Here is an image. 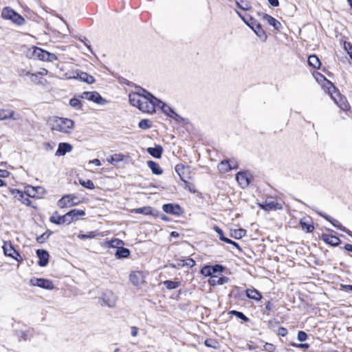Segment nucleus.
<instances>
[{
    "label": "nucleus",
    "instance_id": "13",
    "mask_svg": "<svg viewBox=\"0 0 352 352\" xmlns=\"http://www.w3.org/2000/svg\"><path fill=\"white\" fill-rule=\"evenodd\" d=\"M175 169L181 180L184 182H187V179H189L190 166L179 164L176 165Z\"/></svg>",
    "mask_w": 352,
    "mask_h": 352
},
{
    "label": "nucleus",
    "instance_id": "33",
    "mask_svg": "<svg viewBox=\"0 0 352 352\" xmlns=\"http://www.w3.org/2000/svg\"><path fill=\"white\" fill-rule=\"evenodd\" d=\"M308 64L315 69H318L321 65L318 57L316 55H310L308 57Z\"/></svg>",
    "mask_w": 352,
    "mask_h": 352
},
{
    "label": "nucleus",
    "instance_id": "51",
    "mask_svg": "<svg viewBox=\"0 0 352 352\" xmlns=\"http://www.w3.org/2000/svg\"><path fill=\"white\" fill-rule=\"evenodd\" d=\"M51 234L52 232H45L42 234L41 235L36 237V241L38 243H43L50 237Z\"/></svg>",
    "mask_w": 352,
    "mask_h": 352
},
{
    "label": "nucleus",
    "instance_id": "52",
    "mask_svg": "<svg viewBox=\"0 0 352 352\" xmlns=\"http://www.w3.org/2000/svg\"><path fill=\"white\" fill-rule=\"evenodd\" d=\"M172 119L175 120L177 123H182L186 124L187 123V121L185 118L180 116L179 114H177L176 112L174 113V114L170 117Z\"/></svg>",
    "mask_w": 352,
    "mask_h": 352
},
{
    "label": "nucleus",
    "instance_id": "4",
    "mask_svg": "<svg viewBox=\"0 0 352 352\" xmlns=\"http://www.w3.org/2000/svg\"><path fill=\"white\" fill-rule=\"evenodd\" d=\"M1 16L3 19L11 20L18 25H23L25 22V19L21 15L10 7H6L3 9Z\"/></svg>",
    "mask_w": 352,
    "mask_h": 352
},
{
    "label": "nucleus",
    "instance_id": "25",
    "mask_svg": "<svg viewBox=\"0 0 352 352\" xmlns=\"http://www.w3.org/2000/svg\"><path fill=\"white\" fill-rule=\"evenodd\" d=\"M146 151L152 157L160 159L162 155L163 148L160 145H155V147H148Z\"/></svg>",
    "mask_w": 352,
    "mask_h": 352
},
{
    "label": "nucleus",
    "instance_id": "43",
    "mask_svg": "<svg viewBox=\"0 0 352 352\" xmlns=\"http://www.w3.org/2000/svg\"><path fill=\"white\" fill-rule=\"evenodd\" d=\"M236 3L238 8L243 10H248L251 8L250 3L243 0H236Z\"/></svg>",
    "mask_w": 352,
    "mask_h": 352
},
{
    "label": "nucleus",
    "instance_id": "11",
    "mask_svg": "<svg viewBox=\"0 0 352 352\" xmlns=\"http://www.w3.org/2000/svg\"><path fill=\"white\" fill-rule=\"evenodd\" d=\"M9 192L10 195H13L16 199L20 201L22 204L28 206H30V199L28 197H25V193L23 191L15 188H10Z\"/></svg>",
    "mask_w": 352,
    "mask_h": 352
},
{
    "label": "nucleus",
    "instance_id": "9",
    "mask_svg": "<svg viewBox=\"0 0 352 352\" xmlns=\"http://www.w3.org/2000/svg\"><path fill=\"white\" fill-rule=\"evenodd\" d=\"M236 180L243 188H246L251 182V177L248 172L239 171L236 174Z\"/></svg>",
    "mask_w": 352,
    "mask_h": 352
},
{
    "label": "nucleus",
    "instance_id": "49",
    "mask_svg": "<svg viewBox=\"0 0 352 352\" xmlns=\"http://www.w3.org/2000/svg\"><path fill=\"white\" fill-rule=\"evenodd\" d=\"M214 231L219 234V239L223 242H228V238L226 237L223 234V230L218 226L214 228Z\"/></svg>",
    "mask_w": 352,
    "mask_h": 352
},
{
    "label": "nucleus",
    "instance_id": "32",
    "mask_svg": "<svg viewBox=\"0 0 352 352\" xmlns=\"http://www.w3.org/2000/svg\"><path fill=\"white\" fill-rule=\"evenodd\" d=\"M124 155L122 154H114L110 157V158L107 159L109 163L113 166H117L119 162H122L124 160Z\"/></svg>",
    "mask_w": 352,
    "mask_h": 352
},
{
    "label": "nucleus",
    "instance_id": "48",
    "mask_svg": "<svg viewBox=\"0 0 352 352\" xmlns=\"http://www.w3.org/2000/svg\"><path fill=\"white\" fill-rule=\"evenodd\" d=\"M300 225L303 230H305L307 232L309 233L313 232L314 227L313 225L300 221Z\"/></svg>",
    "mask_w": 352,
    "mask_h": 352
},
{
    "label": "nucleus",
    "instance_id": "56",
    "mask_svg": "<svg viewBox=\"0 0 352 352\" xmlns=\"http://www.w3.org/2000/svg\"><path fill=\"white\" fill-rule=\"evenodd\" d=\"M184 262H185V265L188 266L190 267H192L193 266L195 265V261L191 258H188L186 259H184Z\"/></svg>",
    "mask_w": 352,
    "mask_h": 352
},
{
    "label": "nucleus",
    "instance_id": "62",
    "mask_svg": "<svg viewBox=\"0 0 352 352\" xmlns=\"http://www.w3.org/2000/svg\"><path fill=\"white\" fill-rule=\"evenodd\" d=\"M17 336L20 338H22L24 340H27L28 334L24 331H20L18 332Z\"/></svg>",
    "mask_w": 352,
    "mask_h": 352
},
{
    "label": "nucleus",
    "instance_id": "35",
    "mask_svg": "<svg viewBox=\"0 0 352 352\" xmlns=\"http://www.w3.org/2000/svg\"><path fill=\"white\" fill-rule=\"evenodd\" d=\"M135 214H142L145 215L152 214V208L151 207L138 208L133 210Z\"/></svg>",
    "mask_w": 352,
    "mask_h": 352
},
{
    "label": "nucleus",
    "instance_id": "22",
    "mask_svg": "<svg viewBox=\"0 0 352 352\" xmlns=\"http://www.w3.org/2000/svg\"><path fill=\"white\" fill-rule=\"evenodd\" d=\"M74 198L70 195H65L58 201V206L62 208L72 206L75 204L73 201Z\"/></svg>",
    "mask_w": 352,
    "mask_h": 352
},
{
    "label": "nucleus",
    "instance_id": "17",
    "mask_svg": "<svg viewBox=\"0 0 352 352\" xmlns=\"http://www.w3.org/2000/svg\"><path fill=\"white\" fill-rule=\"evenodd\" d=\"M259 207L266 211H272L276 210H281L283 206L280 204L276 201H265L264 203L259 204Z\"/></svg>",
    "mask_w": 352,
    "mask_h": 352
},
{
    "label": "nucleus",
    "instance_id": "63",
    "mask_svg": "<svg viewBox=\"0 0 352 352\" xmlns=\"http://www.w3.org/2000/svg\"><path fill=\"white\" fill-rule=\"evenodd\" d=\"M85 82L87 84H93L95 82V78L92 76L87 74V78Z\"/></svg>",
    "mask_w": 352,
    "mask_h": 352
},
{
    "label": "nucleus",
    "instance_id": "59",
    "mask_svg": "<svg viewBox=\"0 0 352 352\" xmlns=\"http://www.w3.org/2000/svg\"><path fill=\"white\" fill-rule=\"evenodd\" d=\"M12 258H14V260H16L18 262H22L23 261L22 256L20 255V254L17 251L16 252L15 254H14V256H12Z\"/></svg>",
    "mask_w": 352,
    "mask_h": 352
},
{
    "label": "nucleus",
    "instance_id": "3",
    "mask_svg": "<svg viewBox=\"0 0 352 352\" xmlns=\"http://www.w3.org/2000/svg\"><path fill=\"white\" fill-rule=\"evenodd\" d=\"M237 14L244 23L254 32L257 36L263 41H266L267 38V34L263 30L260 23L250 16H243L239 12H237Z\"/></svg>",
    "mask_w": 352,
    "mask_h": 352
},
{
    "label": "nucleus",
    "instance_id": "60",
    "mask_svg": "<svg viewBox=\"0 0 352 352\" xmlns=\"http://www.w3.org/2000/svg\"><path fill=\"white\" fill-rule=\"evenodd\" d=\"M171 266L173 267H184L185 265L184 260H179L178 261L177 264H171Z\"/></svg>",
    "mask_w": 352,
    "mask_h": 352
},
{
    "label": "nucleus",
    "instance_id": "31",
    "mask_svg": "<svg viewBox=\"0 0 352 352\" xmlns=\"http://www.w3.org/2000/svg\"><path fill=\"white\" fill-rule=\"evenodd\" d=\"M157 107H159L162 109V111H163V113L164 114H166L167 116H168L170 118L175 113V111L173 110V108H171L170 107H169L166 103H164L162 101H161V102H159V105Z\"/></svg>",
    "mask_w": 352,
    "mask_h": 352
},
{
    "label": "nucleus",
    "instance_id": "15",
    "mask_svg": "<svg viewBox=\"0 0 352 352\" xmlns=\"http://www.w3.org/2000/svg\"><path fill=\"white\" fill-rule=\"evenodd\" d=\"M331 97L342 110L347 111L350 109L351 106L346 98L340 93L337 94V98L333 96H331Z\"/></svg>",
    "mask_w": 352,
    "mask_h": 352
},
{
    "label": "nucleus",
    "instance_id": "30",
    "mask_svg": "<svg viewBox=\"0 0 352 352\" xmlns=\"http://www.w3.org/2000/svg\"><path fill=\"white\" fill-rule=\"evenodd\" d=\"M142 278V275L140 272H133L129 275V280L131 283L135 286H138L140 284Z\"/></svg>",
    "mask_w": 352,
    "mask_h": 352
},
{
    "label": "nucleus",
    "instance_id": "36",
    "mask_svg": "<svg viewBox=\"0 0 352 352\" xmlns=\"http://www.w3.org/2000/svg\"><path fill=\"white\" fill-rule=\"evenodd\" d=\"M164 285L169 290L176 289L180 285V282L167 280L164 281Z\"/></svg>",
    "mask_w": 352,
    "mask_h": 352
},
{
    "label": "nucleus",
    "instance_id": "58",
    "mask_svg": "<svg viewBox=\"0 0 352 352\" xmlns=\"http://www.w3.org/2000/svg\"><path fill=\"white\" fill-rule=\"evenodd\" d=\"M226 243H228V244H231L233 246L236 247L239 250V252L242 251V250H241V247L239 246V245L237 243H236L235 241L228 239V241L226 242Z\"/></svg>",
    "mask_w": 352,
    "mask_h": 352
},
{
    "label": "nucleus",
    "instance_id": "21",
    "mask_svg": "<svg viewBox=\"0 0 352 352\" xmlns=\"http://www.w3.org/2000/svg\"><path fill=\"white\" fill-rule=\"evenodd\" d=\"M72 150V146L67 142H61L59 143L58 149L56 152V155L57 156H63L65 155L67 153L70 152Z\"/></svg>",
    "mask_w": 352,
    "mask_h": 352
},
{
    "label": "nucleus",
    "instance_id": "27",
    "mask_svg": "<svg viewBox=\"0 0 352 352\" xmlns=\"http://www.w3.org/2000/svg\"><path fill=\"white\" fill-rule=\"evenodd\" d=\"M246 296L250 299H253L255 300H261L262 298L261 294L256 289H247L245 291Z\"/></svg>",
    "mask_w": 352,
    "mask_h": 352
},
{
    "label": "nucleus",
    "instance_id": "64",
    "mask_svg": "<svg viewBox=\"0 0 352 352\" xmlns=\"http://www.w3.org/2000/svg\"><path fill=\"white\" fill-rule=\"evenodd\" d=\"M9 172L6 170L0 169V177L5 178L9 176Z\"/></svg>",
    "mask_w": 352,
    "mask_h": 352
},
{
    "label": "nucleus",
    "instance_id": "16",
    "mask_svg": "<svg viewBox=\"0 0 352 352\" xmlns=\"http://www.w3.org/2000/svg\"><path fill=\"white\" fill-rule=\"evenodd\" d=\"M50 222L55 223L56 225H61L64 223L69 224L70 221L69 218L67 217V214L60 216L58 214V212H54L53 215L50 218Z\"/></svg>",
    "mask_w": 352,
    "mask_h": 352
},
{
    "label": "nucleus",
    "instance_id": "28",
    "mask_svg": "<svg viewBox=\"0 0 352 352\" xmlns=\"http://www.w3.org/2000/svg\"><path fill=\"white\" fill-rule=\"evenodd\" d=\"M115 256L117 258H126L130 256V250L124 247L118 248L115 253Z\"/></svg>",
    "mask_w": 352,
    "mask_h": 352
},
{
    "label": "nucleus",
    "instance_id": "29",
    "mask_svg": "<svg viewBox=\"0 0 352 352\" xmlns=\"http://www.w3.org/2000/svg\"><path fill=\"white\" fill-rule=\"evenodd\" d=\"M147 165L153 174L157 175L162 174L163 170L157 162L150 160L147 162Z\"/></svg>",
    "mask_w": 352,
    "mask_h": 352
},
{
    "label": "nucleus",
    "instance_id": "6",
    "mask_svg": "<svg viewBox=\"0 0 352 352\" xmlns=\"http://www.w3.org/2000/svg\"><path fill=\"white\" fill-rule=\"evenodd\" d=\"M80 98L92 101L98 104H104L107 102L97 91H84L80 95Z\"/></svg>",
    "mask_w": 352,
    "mask_h": 352
},
{
    "label": "nucleus",
    "instance_id": "47",
    "mask_svg": "<svg viewBox=\"0 0 352 352\" xmlns=\"http://www.w3.org/2000/svg\"><path fill=\"white\" fill-rule=\"evenodd\" d=\"M138 126L142 129H148L151 127V124L148 120L143 119L140 121Z\"/></svg>",
    "mask_w": 352,
    "mask_h": 352
},
{
    "label": "nucleus",
    "instance_id": "42",
    "mask_svg": "<svg viewBox=\"0 0 352 352\" xmlns=\"http://www.w3.org/2000/svg\"><path fill=\"white\" fill-rule=\"evenodd\" d=\"M69 104L76 109H82L81 101L76 98H72L69 100Z\"/></svg>",
    "mask_w": 352,
    "mask_h": 352
},
{
    "label": "nucleus",
    "instance_id": "53",
    "mask_svg": "<svg viewBox=\"0 0 352 352\" xmlns=\"http://www.w3.org/2000/svg\"><path fill=\"white\" fill-rule=\"evenodd\" d=\"M263 348L267 352H274L276 349V346L273 344L268 342L265 343Z\"/></svg>",
    "mask_w": 352,
    "mask_h": 352
},
{
    "label": "nucleus",
    "instance_id": "1",
    "mask_svg": "<svg viewBox=\"0 0 352 352\" xmlns=\"http://www.w3.org/2000/svg\"><path fill=\"white\" fill-rule=\"evenodd\" d=\"M130 104L147 113L155 112V107L161 100L146 90L142 89L140 92L131 93L129 96Z\"/></svg>",
    "mask_w": 352,
    "mask_h": 352
},
{
    "label": "nucleus",
    "instance_id": "19",
    "mask_svg": "<svg viewBox=\"0 0 352 352\" xmlns=\"http://www.w3.org/2000/svg\"><path fill=\"white\" fill-rule=\"evenodd\" d=\"M36 255L39 259L38 262V265L40 267H45L49 262V254L47 251L45 250H36Z\"/></svg>",
    "mask_w": 352,
    "mask_h": 352
},
{
    "label": "nucleus",
    "instance_id": "55",
    "mask_svg": "<svg viewBox=\"0 0 352 352\" xmlns=\"http://www.w3.org/2000/svg\"><path fill=\"white\" fill-rule=\"evenodd\" d=\"M307 335L305 332L302 331H300L298 333V340L300 342H304L307 340Z\"/></svg>",
    "mask_w": 352,
    "mask_h": 352
},
{
    "label": "nucleus",
    "instance_id": "2",
    "mask_svg": "<svg viewBox=\"0 0 352 352\" xmlns=\"http://www.w3.org/2000/svg\"><path fill=\"white\" fill-rule=\"evenodd\" d=\"M50 124L52 130L69 133L74 127V122L71 119L55 117L50 120Z\"/></svg>",
    "mask_w": 352,
    "mask_h": 352
},
{
    "label": "nucleus",
    "instance_id": "50",
    "mask_svg": "<svg viewBox=\"0 0 352 352\" xmlns=\"http://www.w3.org/2000/svg\"><path fill=\"white\" fill-rule=\"evenodd\" d=\"M224 269L225 267L219 264L211 265L212 274L214 275V274L222 272L224 270Z\"/></svg>",
    "mask_w": 352,
    "mask_h": 352
},
{
    "label": "nucleus",
    "instance_id": "7",
    "mask_svg": "<svg viewBox=\"0 0 352 352\" xmlns=\"http://www.w3.org/2000/svg\"><path fill=\"white\" fill-rule=\"evenodd\" d=\"M30 284L48 290H52L54 288L53 282L46 278H32L30 280Z\"/></svg>",
    "mask_w": 352,
    "mask_h": 352
},
{
    "label": "nucleus",
    "instance_id": "14",
    "mask_svg": "<svg viewBox=\"0 0 352 352\" xmlns=\"http://www.w3.org/2000/svg\"><path fill=\"white\" fill-rule=\"evenodd\" d=\"M162 209L166 213L177 216L183 212L182 208L178 204H166L163 205Z\"/></svg>",
    "mask_w": 352,
    "mask_h": 352
},
{
    "label": "nucleus",
    "instance_id": "38",
    "mask_svg": "<svg viewBox=\"0 0 352 352\" xmlns=\"http://www.w3.org/2000/svg\"><path fill=\"white\" fill-rule=\"evenodd\" d=\"M36 190H41L42 192H45V189L41 186H37V187H28L27 190V196L32 197H38V195L36 194Z\"/></svg>",
    "mask_w": 352,
    "mask_h": 352
},
{
    "label": "nucleus",
    "instance_id": "44",
    "mask_svg": "<svg viewBox=\"0 0 352 352\" xmlns=\"http://www.w3.org/2000/svg\"><path fill=\"white\" fill-rule=\"evenodd\" d=\"M122 245H124L123 241L118 239H112L109 243V248H116L117 249L120 248Z\"/></svg>",
    "mask_w": 352,
    "mask_h": 352
},
{
    "label": "nucleus",
    "instance_id": "18",
    "mask_svg": "<svg viewBox=\"0 0 352 352\" xmlns=\"http://www.w3.org/2000/svg\"><path fill=\"white\" fill-rule=\"evenodd\" d=\"M321 239L327 244L333 247H336L341 243V240L334 235L322 234L321 235Z\"/></svg>",
    "mask_w": 352,
    "mask_h": 352
},
{
    "label": "nucleus",
    "instance_id": "12",
    "mask_svg": "<svg viewBox=\"0 0 352 352\" xmlns=\"http://www.w3.org/2000/svg\"><path fill=\"white\" fill-rule=\"evenodd\" d=\"M102 299L104 305H107V307H113L116 306L117 296L112 292L107 291L103 293L102 296Z\"/></svg>",
    "mask_w": 352,
    "mask_h": 352
},
{
    "label": "nucleus",
    "instance_id": "45",
    "mask_svg": "<svg viewBox=\"0 0 352 352\" xmlns=\"http://www.w3.org/2000/svg\"><path fill=\"white\" fill-rule=\"evenodd\" d=\"M200 273L203 275V276H210V277H212L214 275L212 274V271H211V265H205L204 266L201 270H200Z\"/></svg>",
    "mask_w": 352,
    "mask_h": 352
},
{
    "label": "nucleus",
    "instance_id": "23",
    "mask_svg": "<svg viewBox=\"0 0 352 352\" xmlns=\"http://www.w3.org/2000/svg\"><path fill=\"white\" fill-rule=\"evenodd\" d=\"M67 217L69 219L70 223L78 219L79 217H83L85 215V212L82 210L73 209L66 213Z\"/></svg>",
    "mask_w": 352,
    "mask_h": 352
},
{
    "label": "nucleus",
    "instance_id": "61",
    "mask_svg": "<svg viewBox=\"0 0 352 352\" xmlns=\"http://www.w3.org/2000/svg\"><path fill=\"white\" fill-rule=\"evenodd\" d=\"M265 308L267 311H270L273 309L274 305L270 301H267L265 305Z\"/></svg>",
    "mask_w": 352,
    "mask_h": 352
},
{
    "label": "nucleus",
    "instance_id": "39",
    "mask_svg": "<svg viewBox=\"0 0 352 352\" xmlns=\"http://www.w3.org/2000/svg\"><path fill=\"white\" fill-rule=\"evenodd\" d=\"M229 314L235 316L236 318L241 319L243 322H248L250 320V319L246 316H245L243 313L239 311L232 310L229 312Z\"/></svg>",
    "mask_w": 352,
    "mask_h": 352
},
{
    "label": "nucleus",
    "instance_id": "54",
    "mask_svg": "<svg viewBox=\"0 0 352 352\" xmlns=\"http://www.w3.org/2000/svg\"><path fill=\"white\" fill-rule=\"evenodd\" d=\"M57 59H58V58L56 54L50 53L47 51L45 61L54 62V61L56 60Z\"/></svg>",
    "mask_w": 352,
    "mask_h": 352
},
{
    "label": "nucleus",
    "instance_id": "40",
    "mask_svg": "<svg viewBox=\"0 0 352 352\" xmlns=\"http://www.w3.org/2000/svg\"><path fill=\"white\" fill-rule=\"evenodd\" d=\"M246 234V231L243 229H237L233 230V232L231 234V236L234 237L235 239H241Z\"/></svg>",
    "mask_w": 352,
    "mask_h": 352
},
{
    "label": "nucleus",
    "instance_id": "46",
    "mask_svg": "<svg viewBox=\"0 0 352 352\" xmlns=\"http://www.w3.org/2000/svg\"><path fill=\"white\" fill-rule=\"evenodd\" d=\"M87 78V73L84 72H76V76H74L72 78L79 80L82 82H85Z\"/></svg>",
    "mask_w": 352,
    "mask_h": 352
},
{
    "label": "nucleus",
    "instance_id": "10",
    "mask_svg": "<svg viewBox=\"0 0 352 352\" xmlns=\"http://www.w3.org/2000/svg\"><path fill=\"white\" fill-rule=\"evenodd\" d=\"M258 15L262 18L263 21L272 25L275 30L280 31L282 28V25L280 21L274 18L273 16L265 13H258Z\"/></svg>",
    "mask_w": 352,
    "mask_h": 352
},
{
    "label": "nucleus",
    "instance_id": "37",
    "mask_svg": "<svg viewBox=\"0 0 352 352\" xmlns=\"http://www.w3.org/2000/svg\"><path fill=\"white\" fill-rule=\"evenodd\" d=\"M80 184L85 188L93 190L95 188L94 182L90 179H79Z\"/></svg>",
    "mask_w": 352,
    "mask_h": 352
},
{
    "label": "nucleus",
    "instance_id": "34",
    "mask_svg": "<svg viewBox=\"0 0 352 352\" xmlns=\"http://www.w3.org/2000/svg\"><path fill=\"white\" fill-rule=\"evenodd\" d=\"M14 112L13 111H10L8 109H1L0 110V120H6L8 118H12L13 120H16L17 118L14 117Z\"/></svg>",
    "mask_w": 352,
    "mask_h": 352
},
{
    "label": "nucleus",
    "instance_id": "57",
    "mask_svg": "<svg viewBox=\"0 0 352 352\" xmlns=\"http://www.w3.org/2000/svg\"><path fill=\"white\" fill-rule=\"evenodd\" d=\"M278 334L280 336H285L287 334V329L284 328V327H280L278 329Z\"/></svg>",
    "mask_w": 352,
    "mask_h": 352
},
{
    "label": "nucleus",
    "instance_id": "26",
    "mask_svg": "<svg viewBox=\"0 0 352 352\" xmlns=\"http://www.w3.org/2000/svg\"><path fill=\"white\" fill-rule=\"evenodd\" d=\"M2 248L3 250L4 254L7 256H14V254H15L16 252V250L14 248L12 244L10 241L4 242V244Z\"/></svg>",
    "mask_w": 352,
    "mask_h": 352
},
{
    "label": "nucleus",
    "instance_id": "41",
    "mask_svg": "<svg viewBox=\"0 0 352 352\" xmlns=\"http://www.w3.org/2000/svg\"><path fill=\"white\" fill-rule=\"evenodd\" d=\"M205 345L208 347L212 349H218L219 348V342L214 339H207L205 340Z\"/></svg>",
    "mask_w": 352,
    "mask_h": 352
},
{
    "label": "nucleus",
    "instance_id": "20",
    "mask_svg": "<svg viewBox=\"0 0 352 352\" xmlns=\"http://www.w3.org/2000/svg\"><path fill=\"white\" fill-rule=\"evenodd\" d=\"M239 167V164L237 162H234V166L230 163L228 160H223L218 166L219 170L227 173L232 169H237Z\"/></svg>",
    "mask_w": 352,
    "mask_h": 352
},
{
    "label": "nucleus",
    "instance_id": "5",
    "mask_svg": "<svg viewBox=\"0 0 352 352\" xmlns=\"http://www.w3.org/2000/svg\"><path fill=\"white\" fill-rule=\"evenodd\" d=\"M311 208L314 210L318 214H319L320 217L325 219L327 221H329L335 228L339 229L340 230L344 232L348 235L352 237V232L343 226L338 220L332 218L329 215H327V214L318 210L314 207H311Z\"/></svg>",
    "mask_w": 352,
    "mask_h": 352
},
{
    "label": "nucleus",
    "instance_id": "8",
    "mask_svg": "<svg viewBox=\"0 0 352 352\" xmlns=\"http://www.w3.org/2000/svg\"><path fill=\"white\" fill-rule=\"evenodd\" d=\"M47 51L38 47H32L28 50V56L30 58L45 61Z\"/></svg>",
    "mask_w": 352,
    "mask_h": 352
},
{
    "label": "nucleus",
    "instance_id": "24",
    "mask_svg": "<svg viewBox=\"0 0 352 352\" xmlns=\"http://www.w3.org/2000/svg\"><path fill=\"white\" fill-rule=\"evenodd\" d=\"M229 278L226 276H222V277H218L215 275L210 277L208 280V283L210 285L214 286V285H221L225 283H228Z\"/></svg>",
    "mask_w": 352,
    "mask_h": 352
}]
</instances>
